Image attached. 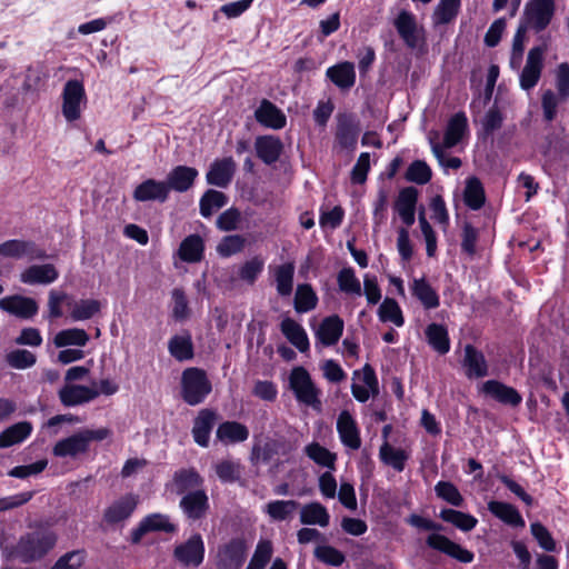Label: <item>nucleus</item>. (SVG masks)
Masks as SVG:
<instances>
[{"label":"nucleus","mask_w":569,"mask_h":569,"mask_svg":"<svg viewBox=\"0 0 569 569\" xmlns=\"http://www.w3.org/2000/svg\"><path fill=\"white\" fill-rule=\"evenodd\" d=\"M56 545V536L47 530H34L22 535L9 551V557L30 563L43 558Z\"/></svg>","instance_id":"nucleus-1"},{"label":"nucleus","mask_w":569,"mask_h":569,"mask_svg":"<svg viewBox=\"0 0 569 569\" xmlns=\"http://www.w3.org/2000/svg\"><path fill=\"white\" fill-rule=\"evenodd\" d=\"M289 388L299 403L317 411L321 410V390L306 368L299 366L290 371Z\"/></svg>","instance_id":"nucleus-2"},{"label":"nucleus","mask_w":569,"mask_h":569,"mask_svg":"<svg viewBox=\"0 0 569 569\" xmlns=\"http://www.w3.org/2000/svg\"><path fill=\"white\" fill-rule=\"evenodd\" d=\"M212 391V385L206 371L199 368H187L181 375V397L189 406H197Z\"/></svg>","instance_id":"nucleus-3"},{"label":"nucleus","mask_w":569,"mask_h":569,"mask_svg":"<svg viewBox=\"0 0 569 569\" xmlns=\"http://www.w3.org/2000/svg\"><path fill=\"white\" fill-rule=\"evenodd\" d=\"M555 14V0H530L527 2L520 23L539 33L550 23Z\"/></svg>","instance_id":"nucleus-4"},{"label":"nucleus","mask_w":569,"mask_h":569,"mask_svg":"<svg viewBox=\"0 0 569 569\" xmlns=\"http://www.w3.org/2000/svg\"><path fill=\"white\" fill-rule=\"evenodd\" d=\"M393 26L409 49H418L425 43V29L417 22L416 16L407 10H401L393 21Z\"/></svg>","instance_id":"nucleus-5"},{"label":"nucleus","mask_w":569,"mask_h":569,"mask_svg":"<svg viewBox=\"0 0 569 569\" xmlns=\"http://www.w3.org/2000/svg\"><path fill=\"white\" fill-rule=\"evenodd\" d=\"M360 133V121L351 112H339L336 116L335 139L341 149L353 150Z\"/></svg>","instance_id":"nucleus-6"},{"label":"nucleus","mask_w":569,"mask_h":569,"mask_svg":"<svg viewBox=\"0 0 569 569\" xmlns=\"http://www.w3.org/2000/svg\"><path fill=\"white\" fill-rule=\"evenodd\" d=\"M86 90L79 80L66 82L62 91V114L67 121L73 122L81 117V108L86 102Z\"/></svg>","instance_id":"nucleus-7"},{"label":"nucleus","mask_w":569,"mask_h":569,"mask_svg":"<svg viewBox=\"0 0 569 569\" xmlns=\"http://www.w3.org/2000/svg\"><path fill=\"white\" fill-rule=\"evenodd\" d=\"M60 402L64 407H77L89 403L99 397V392L92 386L64 383L58 391Z\"/></svg>","instance_id":"nucleus-8"},{"label":"nucleus","mask_w":569,"mask_h":569,"mask_svg":"<svg viewBox=\"0 0 569 569\" xmlns=\"http://www.w3.org/2000/svg\"><path fill=\"white\" fill-rule=\"evenodd\" d=\"M173 556L186 567H199L204 558V543L200 535L191 536L174 548Z\"/></svg>","instance_id":"nucleus-9"},{"label":"nucleus","mask_w":569,"mask_h":569,"mask_svg":"<svg viewBox=\"0 0 569 569\" xmlns=\"http://www.w3.org/2000/svg\"><path fill=\"white\" fill-rule=\"evenodd\" d=\"M543 68V49L535 47L529 50L526 64L520 73L521 89L530 91L540 80Z\"/></svg>","instance_id":"nucleus-10"},{"label":"nucleus","mask_w":569,"mask_h":569,"mask_svg":"<svg viewBox=\"0 0 569 569\" xmlns=\"http://www.w3.org/2000/svg\"><path fill=\"white\" fill-rule=\"evenodd\" d=\"M247 546L242 539L236 538L222 546L218 552L219 569H240L246 560Z\"/></svg>","instance_id":"nucleus-11"},{"label":"nucleus","mask_w":569,"mask_h":569,"mask_svg":"<svg viewBox=\"0 0 569 569\" xmlns=\"http://www.w3.org/2000/svg\"><path fill=\"white\" fill-rule=\"evenodd\" d=\"M0 309L20 319H31L38 313L39 306L33 298L13 295L0 299Z\"/></svg>","instance_id":"nucleus-12"},{"label":"nucleus","mask_w":569,"mask_h":569,"mask_svg":"<svg viewBox=\"0 0 569 569\" xmlns=\"http://www.w3.org/2000/svg\"><path fill=\"white\" fill-rule=\"evenodd\" d=\"M176 526L170 521L169 517L162 513H151L144 517L139 525L131 531V540L133 543L140 542L142 537L148 532L163 531L174 532Z\"/></svg>","instance_id":"nucleus-13"},{"label":"nucleus","mask_w":569,"mask_h":569,"mask_svg":"<svg viewBox=\"0 0 569 569\" xmlns=\"http://www.w3.org/2000/svg\"><path fill=\"white\" fill-rule=\"evenodd\" d=\"M428 547L441 551L451 558H455L463 563H470L473 560V553L460 545L451 541L446 536L439 533H431L427 538Z\"/></svg>","instance_id":"nucleus-14"},{"label":"nucleus","mask_w":569,"mask_h":569,"mask_svg":"<svg viewBox=\"0 0 569 569\" xmlns=\"http://www.w3.org/2000/svg\"><path fill=\"white\" fill-rule=\"evenodd\" d=\"M418 190L415 187H406L398 193L393 208L406 227L415 223Z\"/></svg>","instance_id":"nucleus-15"},{"label":"nucleus","mask_w":569,"mask_h":569,"mask_svg":"<svg viewBox=\"0 0 569 569\" xmlns=\"http://www.w3.org/2000/svg\"><path fill=\"white\" fill-rule=\"evenodd\" d=\"M337 431L342 445L351 450L361 447L360 431L355 418L349 411L343 410L337 419Z\"/></svg>","instance_id":"nucleus-16"},{"label":"nucleus","mask_w":569,"mask_h":569,"mask_svg":"<svg viewBox=\"0 0 569 569\" xmlns=\"http://www.w3.org/2000/svg\"><path fill=\"white\" fill-rule=\"evenodd\" d=\"M345 323L338 315L326 317L317 328L315 337L323 347L335 346L343 333Z\"/></svg>","instance_id":"nucleus-17"},{"label":"nucleus","mask_w":569,"mask_h":569,"mask_svg":"<svg viewBox=\"0 0 569 569\" xmlns=\"http://www.w3.org/2000/svg\"><path fill=\"white\" fill-rule=\"evenodd\" d=\"M462 367L469 379H479L488 376L489 367L483 353L472 345L463 349Z\"/></svg>","instance_id":"nucleus-18"},{"label":"nucleus","mask_w":569,"mask_h":569,"mask_svg":"<svg viewBox=\"0 0 569 569\" xmlns=\"http://www.w3.org/2000/svg\"><path fill=\"white\" fill-rule=\"evenodd\" d=\"M236 171V162L231 157L214 160L207 172V182L211 186L226 188L230 184Z\"/></svg>","instance_id":"nucleus-19"},{"label":"nucleus","mask_w":569,"mask_h":569,"mask_svg":"<svg viewBox=\"0 0 569 569\" xmlns=\"http://www.w3.org/2000/svg\"><path fill=\"white\" fill-rule=\"evenodd\" d=\"M169 197V187L166 181L147 179L138 184L133 191V199L139 202H164Z\"/></svg>","instance_id":"nucleus-20"},{"label":"nucleus","mask_w":569,"mask_h":569,"mask_svg":"<svg viewBox=\"0 0 569 569\" xmlns=\"http://www.w3.org/2000/svg\"><path fill=\"white\" fill-rule=\"evenodd\" d=\"M254 118L261 126L273 130H280L287 123L286 114L267 99H263L256 109Z\"/></svg>","instance_id":"nucleus-21"},{"label":"nucleus","mask_w":569,"mask_h":569,"mask_svg":"<svg viewBox=\"0 0 569 569\" xmlns=\"http://www.w3.org/2000/svg\"><path fill=\"white\" fill-rule=\"evenodd\" d=\"M257 157L266 164L277 162L283 151L282 141L272 134L259 136L254 141Z\"/></svg>","instance_id":"nucleus-22"},{"label":"nucleus","mask_w":569,"mask_h":569,"mask_svg":"<svg viewBox=\"0 0 569 569\" xmlns=\"http://www.w3.org/2000/svg\"><path fill=\"white\" fill-rule=\"evenodd\" d=\"M138 505V497L133 493H128L118 500L113 501L106 510L103 519L108 523H118L128 519Z\"/></svg>","instance_id":"nucleus-23"},{"label":"nucleus","mask_w":569,"mask_h":569,"mask_svg":"<svg viewBox=\"0 0 569 569\" xmlns=\"http://www.w3.org/2000/svg\"><path fill=\"white\" fill-rule=\"evenodd\" d=\"M180 508L188 519L199 520L209 508L208 496L203 490L190 491L180 500Z\"/></svg>","instance_id":"nucleus-24"},{"label":"nucleus","mask_w":569,"mask_h":569,"mask_svg":"<svg viewBox=\"0 0 569 569\" xmlns=\"http://www.w3.org/2000/svg\"><path fill=\"white\" fill-rule=\"evenodd\" d=\"M59 272L53 264H33L20 274V281L26 284H49L54 282Z\"/></svg>","instance_id":"nucleus-25"},{"label":"nucleus","mask_w":569,"mask_h":569,"mask_svg":"<svg viewBox=\"0 0 569 569\" xmlns=\"http://www.w3.org/2000/svg\"><path fill=\"white\" fill-rule=\"evenodd\" d=\"M89 449L87 439L82 431L73 433L70 437L59 440L53 447V455L56 457H71L74 458L79 455L86 453Z\"/></svg>","instance_id":"nucleus-26"},{"label":"nucleus","mask_w":569,"mask_h":569,"mask_svg":"<svg viewBox=\"0 0 569 569\" xmlns=\"http://www.w3.org/2000/svg\"><path fill=\"white\" fill-rule=\"evenodd\" d=\"M482 391L495 400L510 406H518L522 401L520 393L497 380H488L482 385Z\"/></svg>","instance_id":"nucleus-27"},{"label":"nucleus","mask_w":569,"mask_h":569,"mask_svg":"<svg viewBox=\"0 0 569 569\" xmlns=\"http://www.w3.org/2000/svg\"><path fill=\"white\" fill-rule=\"evenodd\" d=\"M197 177L198 170L196 168L177 166L168 173L166 183L169 191L186 192L192 187Z\"/></svg>","instance_id":"nucleus-28"},{"label":"nucleus","mask_w":569,"mask_h":569,"mask_svg":"<svg viewBox=\"0 0 569 569\" xmlns=\"http://www.w3.org/2000/svg\"><path fill=\"white\" fill-rule=\"evenodd\" d=\"M326 76L341 90H349L356 83L355 64L349 61L339 62L329 67L326 71Z\"/></svg>","instance_id":"nucleus-29"},{"label":"nucleus","mask_w":569,"mask_h":569,"mask_svg":"<svg viewBox=\"0 0 569 569\" xmlns=\"http://www.w3.org/2000/svg\"><path fill=\"white\" fill-rule=\"evenodd\" d=\"M280 330L288 341L300 352L309 350V338L303 327L296 320L287 317L280 323Z\"/></svg>","instance_id":"nucleus-30"},{"label":"nucleus","mask_w":569,"mask_h":569,"mask_svg":"<svg viewBox=\"0 0 569 569\" xmlns=\"http://www.w3.org/2000/svg\"><path fill=\"white\" fill-rule=\"evenodd\" d=\"M216 420V413L209 409H202L194 419L192 436L201 447H208L210 433Z\"/></svg>","instance_id":"nucleus-31"},{"label":"nucleus","mask_w":569,"mask_h":569,"mask_svg":"<svg viewBox=\"0 0 569 569\" xmlns=\"http://www.w3.org/2000/svg\"><path fill=\"white\" fill-rule=\"evenodd\" d=\"M468 130V119L465 112L455 113L448 121L442 147L449 149L457 146Z\"/></svg>","instance_id":"nucleus-32"},{"label":"nucleus","mask_w":569,"mask_h":569,"mask_svg":"<svg viewBox=\"0 0 569 569\" xmlns=\"http://www.w3.org/2000/svg\"><path fill=\"white\" fill-rule=\"evenodd\" d=\"M488 510L511 527L523 528L526 525L519 510L511 503L493 500L488 503Z\"/></svg>","instance_id":"nucleus-33"},{"label":"nucleus","mask_w":569,"mask_h":569,"mask_svg":"<svg viewBox=\"0 0 569 569\" xmlns=\"http://www.w3.org/2000/svg\"><path fill=\"white\" fill-rule=\"evenodd\" d=\"M204 243L199 234L186 237L179 246V258L188 263L200 262L203 258Z\"/></svg>","instance_id":"nucleus-34"},{"label":"nucleus","mask_w":569,"mask_h":569,"mask_svg":"<svg viewBox=\"0 0 569 569\" xmlns=\"http://www.w3.org/2000/svg\"><path fill=\"white\" fill-rule=\"evenodd\" d=\"M216 436L218 440L226 445L238 443L248 439L249 430L238 421H224L219 425Z\"/></svg>","instance_id":"nucleus-35"},{"label":"nucleus","mask_w":569,"mask_h":569,"mask_svg":"<svg viewBox=\"0 0 569 569\" xmlns=\"http://www.w3.org/2000/svg\"><path fill=\"white\" fill-rule=\"evenodd\" d=\"M410 289L412 296H415L426 309H436L439 307V296L425 278L413 279Z\"/></svg>","instance_id":"nucleus-36"},{"label":"nucleus","mask_w":569,"mask_h":569,"mask_svg":"<svg viewBox=\"0 0 569 569\" xmlns=\"http://www.w3.org/2000/svg\"><path fill=\"white\" fill-rule=\"evenodd\" d=\"M293 276H295V263L286 262L274 267L273 278L276 282V289L279 296L288 297L291 295L293 289Z\"/></svg>","instance_id":"nucleus-37"},{"label":"nucleus","mask_w":569,"mask_h":569,"mask_svg":"<svg viewBox=\"0 0 569 569\" xmlns=\"http://www.w3.org/2000/svg\"><path fill=\"white\" fill-rule=\"evenodd\" d=\"M300 521L303 525H318L320 527H327L330 521V516L326 507L320 502H310L301 508Z\"/></svg>","instance_id":"nucleus-38"},{"label":"nucleus","mask_w":569,"mask_h":569,"mask_svg":"<svg viewBox=\"0 0 569 569\" xmlns=\"http://www.w3.org/2000/svg\"><path fill=\"white\" fill-rule=\"evenodd\" d=\"M32 431L28 421L14 423L0 433V448H9L26 440Z\"/></svg>","instance_id":"nucleus-39"},{"label":"nucleus","mask_w":569,"mask_h":569,"mask_svg":"<svg viewBox=\"0 0 569 569\" xmlns=\"http://www.w3.org/2000/svg\"><path fill=\"white\" fill-rule=\"evenodd\" d=\"M299 503L296 500H273L268 502L263 510L273 521L290 520L298 509Z\"/></svg>","instance_id":"nucleus-40"},{"label":"nucleus","mask_w":569,"mask_h":569,"mask_svg":"<svg viewBox=\"0 0 569 569\" xmlns=\"http://www.w3.org/2000/svg\"><path fill=\"white\" fill-rule=\"evenodd\" d=\"M463 201L471 210H479L486 201L485 189L477 177H470L466 181Z\"/></svg>","instance_id":"nucleus-41"},{"label":"nucleus","mask_w":569,"mask_h":569,"mask_svg":"<svg viewBox=\"0 0 569 569\" xmlns=\"http://www.w3.org/2000/svg\"><path fill=\"white\" fill-rule=\"evenodd\" d=\"M170 355L178 361H187L193 357V345L189 333L176 335L168 342Z\"/></svg>","instance_id":"nucleus-42"},{"label":"nucleus","mask_w":569,"mask_h":569,"mask_svg":"<svg viewBox=\"0 0 569 569\" xmlns=\"http://www.w3.org/2000/svg\"><path fill=\"white\" fill-rule=\"evenodd\" d=\"M461 0H440L432 13L435 26L451 23L458 16Z\"/></svg>","instance_id":"nucleus-43"},{"label":"nucleus","mask_w":569,"mask_h":569,"mask_svg":"<svg viewBox=\"0 0 569 569\" xmlns=\"http://www.w3.org/2000/svg\"><path fill=\"white\" fill-rule=\"evenodd\" d=\"M426 338L428 343L440 355H446L450 350V340L447 329L442 325L431 323L426 328Z\"/></svg>","instance_id":"nucleus-44"},{"label":"nucleus","mask_w":569,"mask_h":569,"mask_svg":"<svg viewBox=\"0 0 569 569\" xmlns=\"http://www.w3.org/2000/svg\"><path fill=\"white\" fill-rule=\"evenodd\" d=\"M70 318L73 321H86L100 312L101 303L96 299H81L69 303Z\"/></svg>","instance_id":"nucleus-45"},{"label":"nucleus","mask_w":569,"mask_h":569,"mask_svg":"<svg viewBox=\"0 0 569 569\" xmlns=\"http://www.w3.org/2000/svg\"><path fill=\"white\" fill-rule=\"evenodd\" d=\"M201 476L193 469H181L174 472L173 486L177 493H184L202 485Z\"/></svg>","instance_id":"nucleus-46"},{"label":"nucleus","mask_w":569,"mask_h":569,"mask_svg":"<svg viewBox=\"0 0 569 569\" xmlns=\"http://www.w3.org/2000/svg\"><path fill=\"white\" fill-rule=\"evenodd\" d=\"M318 297L308 283L299 284L295 295V310L298 313H306L317 307Z\"/></svg>","instance_id":"nucleus-47"},{"label":"nucleus","mask_w":569,"mask_h":569,"mask_svg":"<svg viewBox=\"0 0 569 569\" xmlns=\"http://www.w3.org/2000/svg\"><path fill=\"white\" fill-rule=\"evenodd\" d=\"M88 341L89 335L86 332V330L79 328L61 330L56 335L53 339V343L57 348L67 346L84 347Z\"/></svg>","instance_id":"nucleus-48"},{"label":"nucleus","mask_w":569,"mask_h":569,"mask_svg":"<svg viewBox=\"0 0 569 569\" xmlns=\"http://www.w3.org/2000/svg\"><path fill=\"white\" fill-rule=\"evenodd\" d=\"M439 517L462 531H470L478 523V520L473 516L455 509H442Z\"/></svg>","instance_id":"nucleus-49"},{"label":"nucleus","mask_w":569,"mask_h":569,"mask_svg":"<svg viewBox=\"0 0 569 569\" xmlns=\"http://www.w3.org/2000/svg\"><path fill=\"white\" fill-rule=\"evenodd\" d=\"M379 457L383 463L391 466L399 472L405 469L408 459V455L402 449L393 448L387 441L380 447Z\"/></svg>","instance_id":"nucleus-50"},{"label":"nucleus","mask_w":569,"mask_h":569,"mask_svg":"<svg viewBox=\"0 0 569 569\" xmlns=\"http://www.w3.org/2000/svg\"><path fill=\"white\" fill-rule=\"evenodd\" d=\"M378 316L382 322H391L396 327L405 325L401 308L395 299L386 298L379 307Z\"/></svg>","instance_id":"nucleus-51"},{"label":"nucleus","mask_w":569,"mask_h":569,"mask_svg":"<svg viewBox=\"0 0 569 569\" xmlns=\"http://www.w3.org/2000/svg\"><path fill=\"white\" fill-rule=\"evenodd\" d=\"M264 260L261 257H253L242 263L238 269V278L249 286H252L263 271Z\"/></svg>","instance_id":"nucleus-52"},{"label":"nucleus","mask_w":569,"mask_h":569,"mask_svg":"<svg viewBox=\"0 0 569 569\" xmlns=\"http://www.w3.org/2000/svg\"><path fill=\"white\" fill-rule=\"evenodd\" d=\"M337 282L340 291L345 293L355 296H361L362 293L360 280L351 267L342 268L338 272Z\"/></svg>","instance_id":"nucleus-53"},{"label":"nucleus","mask_w":569,"mask_h":569,"mask_svg":"<svg viewBox=\"0 0 569 569\" xmlns=\"http://www.w3.org/2000/svg\"><path fill=\"white\" fill-rule=\"evenodd\" d=\"M226 203L227 197L222 192L210 189L200 199V213L202 217L209 218L214 210L222 208Z\"/></svg>","instance_id":"nucleus-54"},{"label":"nucleus","mask_w":569,"mask_h":569,"mask_svg":"<svg viewBox=\"0 0 569 569\" xmlns=\"http://www.w3.org/2000/svg\"><path fill=\"white\" fill-rule=\"evenodd\" d=\"M305 452L317 465L331 469L335 468L336 455L330 452L327 448L320 446L318 442L308 445L305 448Z\"/></svg>","instance_id":"nucleus-55"},{"label":"nucleus","mask_w":569,"mask_h":569,"mask_svg":"<svg viewBox=\"0 0 569 569\" xmlns=\"http://www.w3.org/2000/svg\"><path fill=\"white\" fill-rule=\"evenodd\" d=\"M214 471L222 482H234L241 477V466L238 461L224 459L214 465Z\"/></svg>","instance_id":"nucleus-56"},{"label":"nucleus","mask_w":569,"mask_h":569,"mask_svg":"<svg viewBox=\"0 0 569 569\" xmlns=\"http://www.w3.org/2000/svg\"><path fill=\"white\" fill-rule=\"evenodd\" d=\"M246 239L240 234L226 236L217 246V252L222 258H229L241 252L244 248Z\"/></svg>","instance_id":"nucleus-57"},{"label":"nucleus","mask_w":569,"mask_h":569,"mask_svg":"<svg viewBox=\"0 0 569 569\" xmlns=\"http://www.w3.org/2000/svg\"><path fill=\"white\" fill-rule=\"evenodd\" d=\"M568 99H562L560 94L548 89L542 92L541 96V108L543 112V119L551 122L557 117V109L560 103L566 102Z\"/></svg>","instance_id":"nucleus-58"},{"label":"nucleus","mask_w":569,"mask_h":569,"mask_svg":"<svg viewBox=\"0 0 569 569\" xmlns=\"http://www.w3.org/2000/svg\"><path fill=\"white\" fill-rule=\"evenodd\" d=\"M7 363L14 369L23 370L31 368L36 361V355L26 349H17L6 356Z\"/></svg>","instance_id":"nucleus-59"},{"label":"nucleus","mask_w":569,"mask_h":569,"mask_svg":"<svg viewBox=\"0 0 569 569\" xmlns=\"http://www.w3.org/2000/svg\"><path fill=\"white\" fill-rule=\"evenodd\" d=\"M435 491L439 498L455 507H461L463 503V497L452 482L439 481L435 486Z\"/></svg>","instance_id":"nucleus-60"},{"label":"nucleus","mask_w":569,"mask_h":569,"mask_svg":"<svg viewBox=\"0 0 569 569\" xmlns=\"http://www.w3.org/2000/svg\"><path fill=\"white\" fill-rule=\"evenodd\" d=\"M430 167L421 160L413 161L407 169L406 179L418 184H426L431 179Z\"/></svg>","instance_id":"nucleus-61"},{"label":"nucleus","mask_w":569,"mask_h":569,"mask_svg":"<svg viewBox=\"0 0 569 569\" xmlns=\"http://www.w3.org/2000/svg\"><path fill=\"white\" fill-rule=\"evenodd\" d=\"M530 531L538 545L546 551L551 552L556 549V541L549 530L540 522L530 525Z\"/></svg>","instance_id":"nucleus-62"},{"label":"nucleus","mask_w":569,"mask_h":569,"mask_svg":"<svg viewBox=\"0 0 569 569\" xmlns=\"http://www.w3.org/2000/svg\"><path fill=\"white\" fill-rule=\"evenodd\" d=\"M479 231L471 223L465 222L461 233V249L470 257L475 256Z\"/></svg>","instance_id":"nucleus-63"},{"label":"nucleus","mask_w":569,"mask_h":569,"mask_svg":"<svg viewBox=\"0 0 569 569\" xmlns=\"http://www.w3.org/2000/svg\"><path fill=\"white\" fill-rule=\"evenodd\" d=\"M272 556V546L270 541H260L257 545L256 551L249 562L250 566L257 569H264Z\"/></svg>","instance_id":"nucleus-64"}]
</instances>
